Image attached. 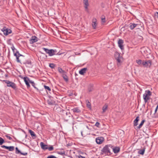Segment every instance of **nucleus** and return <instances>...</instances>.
Wrapping results in <instances>:
<instances>
[{
	"instance_id": "1",
	"label": "nucleus",
	"mask_w": 158,
	"mask_h": 158,
	"mask_svg": "<svg viewBox=\"0 0 158 158\" xmlns=\"http://www.w3.org/2000/svg\"><path fill=\"white\" fill-rule=\"evenodd\" d=\"M151 94V93L149 90L145 91L143 95V99L145 103L147 102L150 99V96Z\"/></svg>"
},
{
	"instance_id": "2",
	"label": "nucleus",
	"mask_w": 158,
	"mask_h": 158,
	"mask_svg": "<svg viewBox=\"0 0 158 158\" xmlns=\"http://www.w3.org/2000/svg\"><path fill=\"white\" fill-rule=\"evenodd\" d=\"M115 57L116 59L118 65H120L123 61V59L119 53L118 52H115L114 54Z\"/></svg>"
},
{
	"instance_id": "3",
	"label": "nucleus",
	"mask_w": 158,
	"mask_h": 158,
	"mask_svg": "<svg viewBox=\"0 0 158 158\" xmlns=\"http://www.w3.org/2000/svg\"><path fill=\"white\" fill-rule=\"evenodd\" d=\"M43 49L45 51V52L48 54L49 56H52L55 55L56 51V50L51 49L49 50L45 48H43Z\"/></svg>"
},
{
	"instance_id": "4",
	"label": "nucleus",
	"mask_w": 158,
	"mask_h": 158,
	"mask_svg": "<svg viewBox=\"0 0 158 158\" xmlns=\"http://www.w3.org/2000/svg\"><path fill=\"white\" fill-rule=\"evenodd\" d=\"M109 147H110L107 145L106 146L103 148L102 150L103 152L105 154H106L107 155H110L111 154Z\"/></svg>"
},
{
	"instance_id": "5",
	"label": "nucleus",
	"mask_w": 158,
	"mask_h": 158,
	"mask_svg": "<svg viewBox=\"0 0 158 158\" xmlns=\"http://www.w3.org/2000/svg\"><path fill=\"white\" fill-rule=\"evenodd\" d=\"M152 65V62L150 60L143 61V65L144 67H150Z\"/></svg>"
},
{
	"instance_id": "6",
	"label": "nucleus",
	"mask_w": 158,
	"mask_h": 158,
	"mask_svg": "<svg viewBox=\"0 0 158 158\" xmlns=\"http://www.w3.org/2000/svg\"><path fill=\"white\" fill-rule=\"evenodd\" d=\"M4 34L5 35H7L11 33V31L10 29L6 28V27H3L2 30Z\"/></svg>"
},
{
	"instance_id": "7",
	"label": "nucleus",
	"mask_w": 158,
	"mask_h": 158,
	"mask_svg": "<svg viewBox=\"0 0 158 158\" xmlns=\"http://www.w3.org/2000/svg\"><path fill=\"white\" fill-rule=\"evenodd\" d=\"M5 82L7 84L8 87H11L13 89H15L16 87L14 83L10 82L8 81H5Z\"/></svg>"
},
{
	"instance_id": "8",
	"label": "nucleus",
	"mask_w": 158,
	"mask_h": 158,
	"mask_svg": "<svg viewBox=\"0 0 158 158\" xmlns=\"http://www.w3.org/2000/svg\"><path fill=\"white\" fill-rule=\"evenodd\" d=\"M118 47L120 48L122 50H123L124 49V47L123 45V41L122 39H119L118 41Z\"/></svg>"
},
{
	"instance_id": "9",
	"label": "nucleus",
	"mask_w": 158,
	"mask_h": 158,
	"mask_svg": "<svg viewBox=\"0 0 158 158\" xmlns=\"http://www.w3.org/2000/svg\"><path fill=\"white\" fill-rule=\"evenodd\" d=\"M104 138L103 137H99L96 139V141L98 144H101L104 141Z\"/></svg>"
},
{
	"instance_id": "10",
	"label": "nucleus",
	"mask_w": 158,
	"mask_h": 158,
	"mask_svg": "<svg viewBox=\"0 0 158 158\" xmlns=\"http://www.w3.org/2000/svg\"><path fill=\"white\" fill-rule=\"evenodd\" d=\"M23 79L26 84L28 87L30 86V85L29 84V82H30L32 84L33 83V82L30 81L29 79L27 77H24L23 78Z\"/></svg>"
},
{
	"instance_id": "11",
	"label": "nucleus",
	"mask_w": 158,
	"mask_h": 158,
	"mask_svg": "<svg viewBox=\"0 0 158 158\" xmlns=\"http://www.w3.org/2000/svg\"><path fill=\"white\" fill-rule=\"evenodd\" d=\"M83 3L84 4V6L85 10H88V6H89V3L88 0H83Z\"/></svg>"
},
{
	"instance_id": "12",
	"label": "nucleus",
	"mask_w": 158,
	"mask_h": 158,
	"mask_svg": "<svg viewBox=\"0 0 158 158\" xmlns=\"http://www.w3.org/2000/svg\"><path fill=\"white\" fill-rule=\"evenodd\" d=\"M40 145L41 148L44 150L47 149L48 148V146L45 144L43 142H41Z\"/></svg>"
},
{
	"instance_id": "13",
	"label": "nucleus",
	"mask_w": 158,
	"mask_h": 158,
	"mask_svg": "<svg viewBox=\"0 0 158 158\" xmlns=\"http://www.w3.org/2000/svg\"><path fill=\"white\" fill-rule=\"evenodd\" d=\"M38 41V38L36 36H32L30 40V42L31 44L36 42Z\"/></svg>"
},
{
	"instance_id": "14",
	"label": "nucleus",
	"mask_w": 158,
	"mask_h": 158,
	"mask_svg": "<svg viewBox=\"0 0 158 158\" xmlns=\"http://www.w3.org/2000/svg\"><path fill=\"white\" fill-rule=\"evenodd\" d=\"M92 25L94 29L96 28V27L97 26V21L96 19H93Z\"/></svg>"
},
{
	"instance_id": "15",
	"label": "nucleus",
	"mask_w": 158,
	"mask_h": 158,
	"mask_svg": "<svg viewBox=\"0 0 158 158\" xmlns=\"http://www.w3.org/2000/svg\"><path fill=\"white\" fill-rule=\"evenodd\" d=\"M87 69L86 68L82 69L79 71V73L81 75H83L86 72Z\"/></svg>"
},
{
	"instance_id": "16",
	"label": "nucleus",
	"mask_w": 158,
	"mask_h": 158,
	"mask_svg": "<svg viewBox=\"0 0 158 158\" xmlns=\"http://www.w3.org/2000/svg\"><path fill=\"white\" fill-rule=\"evenodd\" d=\"M113 150L115 153H117L119 151L120 148L118 147H116L113 148Z\"/></svg>"
},
{
	"instance_id": "17",
	"label": "nucleus",
	"mask_w": 158,
	"mask_h": 158,
	"mask_svg": "<svg viewBox=\"0 0 158 158\" xmlns=\"http://www.w3.org/2000/svg\"><path fill=\"white\" fill-rule=\"evenodd\" d=\"M139 120V117L137 116L136 119L134 121V126H136L138 125V121Z\"/></svg>"
},
{
	"instance_id": "18",
	"label": "nucleus",
	"mask_w": 158,
	"mask_h": 158,
	"mask_svg": "<svg viewBox=\"0 0 158 158\" xmlns=\"http://www.w3.org/2000/svg\"><path fill=\"white\" fill-rule=\"evenodd\" d=\"M66 73L65 72L64 74H63L62 75V76L63 77L64 79L65 80V81H68V77L67 76L66 74Z\"/></svg>"
},
{
	"instance_id": "19",
	"label": "nucleus",
	"mask_w": 158,
	"mask_h": 158,
	"mask_svg": "<svg viewBox=\"0 0 158 158\" xmlns=\"http://www.w3.org/2000/svg\"><path fill=\"white\" fill-rule=\"evenodd\" d=\"M137 25V24H135V23H131V25H130V29L131 30L133 29L135 27H136V26Z\"/></svg>"
},
{
	"instance_id": "20",
	"label": "nucleus",
	"mask_w": 158,
	"mask_h": 158,
	"mask_svg": "<svg viewBox=\"0 0 158 158\" xmlns=\"http://www.w3.org/2000/svg\"><path fill=\"white\" fill-rule=\"evenodd\" d=\"M108 107V106L107 105L105 104L104 106L102 108V110H103V112H105L106 110H107Z\"/></svg>"
},
{
	"instance_id": "21",
	"label": "nucleus",
	"mask_w": 158,
	"mask_h": 158,
	"mask_svg": "<svg viewBox=\"0 0 158 158\" xmlns=\"http://www.w3.org/2000/svg\"><path fill=\"white\" fill-rule=\"evenodd\" d=\"M58 70L59 73H60L62 75L63 74H64V73H65V72L64 70H63L62 69L60 68H58Z\"/></svg>"
},
{
	"instance_id": "22",
	"label": "nucleus",
	"mask_w": 158,
	"mask_h": 158,
	"mask_svg": "<svg viewBox=\"0 0 158 158\" xmlns=\"http://www.w3.org/2000/svg\"><path fill=\"white\" fill-rule=\"evenodd\" d=\"M143 61L140 60H136V62L139 65H143Z\"/></svg>"
},
{
	"instance_id": "23",
	"label": "nucleus",
	"mask_w": 158,
	"mask_h": 158,
	"mask_svg": "<svg viewBox=\"0 0 158 158\" xmlns=\"http://www.w3.org/2000/svg\"><path fill=\"white\" fill-rule=\"evenodd\" d=\"M72 110L74 112L79 113L80 111V110L77 108H74Z\"/></svg>"
},
{
	"instance_id": "24",
	"label": "nucleus",
	"mask_w": 158,
	"mask_h": 158,
	"mask_svg": "<svg viewBox=\"0 0 158 158\" xmlns=\"http://www.w3.org/2000/svg\"><path fill=\"white\" fill-rule=\"evenodd\" d=\"M145 122V120H143L141 123L139 125V126L137 127L139 129L143 125V124L144 123V122Z\"/></svg>"
},
{
	"instance_id": "25",
	"label": "nucleus",
	"mask_w": 158,
	"mask_h": 158,
	"mask_svg": "<svg viewBox=\"0 0 158 158\" xmlns=\"http://www.w3.org/2000/svg\"><path fill=\"white\" fill-rule=\"evenodd\" d=\"M144 149H143L142 150H140L138 152V153L139 154L143 155L144 153Z\"/></svg>"
},
{
	"instance_id": "26",
	"label": "nucleus",
	"mask_w": 158,
	"mask_h": 158,
	"mask_svg": "<svg viewBox=\"0 0 158 158\" xmlns=\"http://www.w3.org/2000/svg\"><path fill=\"white\" fill-rule=\"evenodd\" d=\"M102 23V24L106 22L105 18L104 16H102L101 17Z\"/></svg>"
},
{
	"instance_id": "27",
	"label": "nucleus",
	"mask_w": 158,
	"mask_h": 158,
	"mask_svg": "<svg viewBox=\"0 0 158 158\" xmlns=\"http://www.w3.org/2000/svg\"><path fill=\"white\" fill-rule=\"evenodd\" d=\"M29 132L30 133L31 135L32 136H35L34 132L31 130H29Z\"/></svg>"
},
{
	"instance_id": "28",
	"label": "nucleus",
	"mask_w": 158,
	"mask_h": 158,
	"mask_svg": "<svg viewBox=\"0 0 158 158\" xmlns=\"http://www.w3.org/2000/svg\"><path fill=\"white\" fill-rule=\"evenodd\" d=\"M8 149L9 151H12L14 149V147L13 146L8 147Z\"/></svg>"
},
{
	"instance_id": "29",
	"label": "nucleus",
	"mask_w": 158,
	"mask_h": 158,
	"mask_svg": "<svg viewBox=\"0 0 158 158\" xmlns=\"http://www.w3.org/2000/svg\"><path fill=\"white\" fill-rule=\"evenodd\" d=\"M4 139L0 137V145H1L4 142Z\"/></svg>"
},
{
	"instance_id": "30",
	"label": "nucleus",
	"mask_w": 158,
	"mask_h": 158,
	"mask_svg": "<svg viewBox=\"0 0 158 158\" xmlns=\"http://www.w3.org/2000/svg\"><path fill=\"white\" fill-rule=\"evenodd\" d=\"M44 87L45 89L48 90V91L51 90V89L49 87L46 85H44Z\"/></svg>"
},
{
	"instance_id": "31",
	"label": "nucleus",
	"mask_w": 158,
	"mask_h": 158,
	"mask_svg": "<svg viewBox=\"0 0 158 158\" xmlns=\"http://www.w3.org/2000/svg\"><path fill=\"white\" fill-rule=\"evenodd\" d=\"M49 66L52 68H54L55 67V65L52 63L50 64H49Z\"/></svg>"
},
{
	"instance_id": "32",
	"label": "nucleus",
	"mask_w": 158,
	"mask_h": 158,
	"mask_svg": "<svg viewBox=\"0 0 158 158\" xmlns=\"http://www.w3.org/2000/svg\"><path fill=\"white\" fill-rule=\"evenodd\" d=\"M87 106L88 108H89L90 109H91L90 104L88 101V102L87 103Z\"/></svg>"
},
{
	"instance_id": "33",
	"label": "nucleus",
	"mask_w": 158,
	"mask_h": 158,
	"mask_svg": "<svg viewBox=\"0 0 158 158\" xmlns=\"http://www.w3.org/2000/svg\"><path fill=\"white\" fill-rule=\"evenodd\" d=\"M47 158H57L56 156L53 155L48 156Z\"/></svg>"
},
{
	"instance_id": "34",
	"label": "nucleus",
	"mask_w": 158,
	"mask_h": 158,
	"mask_svg": "<svg viewBox=\"0 0 158 158\" xmlns=\"http://www.w3.org/2000/svg\"><path fill=\"white\" fill-rule=\"evenodd\" d=\"M48 149L49 151H51L53 149V147L52 146H51L49 147H48Z\"/></svg>"
},
{
	"instance_id": "35",
	"label": "nucleus",
	"mask_w": 158,
	"mask_h": 158,
	"mask_svg": "<svg viewBox=\"0 0 158 158\" xmlns=\"http://www.w3.org/2000/svg\"><path fill=\"white\" fill-rule=\"evenodd\" d=\"M16 153L18 154V153H20V151L19 150V149L17 148H16Z\"/></svg>"
},
{
	"instance_id": "36",
	"label": "nucleus",
	"mask_w": 158,
	"mask_h": 158,
	"mask_svg": "<svg viewBox=\"0 0 158 158\" xmlns=\"http://www.w3.org/2000/svg\"><path fill=\"white\" fill-rule=\"evenodd\" d=\"M20 153L22 155H23L24 156H26L27 155V153L26 152L23 153L21 152H20V153Z\"/></svg>"
},
{
	"instance_id": "37",
	"label": "nucleus",
	"mask_w": 158,
	"mask_h": 158,
	"mask_svg": "<svg viewBox=\"0 0 158 158\" xmlns=\"http://www.w3.org/2000/svg\"><path fill=\"white\" fill-rule=\"evenodd\" d=\"M1 147L2 148H5L6 149H8V146H4V145H3V146H1Z\"/></svg>"
},
{
	"instance_id": "38",
	"label": "nucleus",
	"mask_w": 158,
	"mask_h": 158,
	"mask_svg": "<svg viewBox=\"0 0 158 158\" xmlns=\"http://www.w3.org/2000/svg\"><path fill=\"white\" fill-rule=\"evenodd\" d=\"M99 123L98 122H96V124H95V125L97 127H98L99 125Z\"/></svg>"
},
{
	"instance_id": "39",
	"label": "nucleus",
	"mask_w": 158,
	"mask_h": 158,
	"mask_svg": "<svg viewBox=\"0 0 158 158\" xmlns=\"http://www.w3.org/2000/svg\"><path fill=\"white\" fill-rule=\"evenodd\" d=\"M6 136L7 139H8L10 140H11L12 139L11 137L10 136L6 135Z\"/></svg>"
},
{
	"instance_id": "40",
	"label": "nucleus",
	"mask_w": 158,
	"mask_h": 158,
	"mask_svg": "<svg viewBox=\"0 0 158 158\" xmlns=\"http://www.w3.org/2000/svg\"><path fill=\"white\" fill-rule=\"evenodd\" d=\"M16 59L17 62H20V60L19 59V56H17Z\"/></svg>"
},
{
	"instance_id": "41",
	"label": "nucleus",
	"mask_w": 158,
	"mask_h": 158,
	"mask_svg": "<svg viewBox=\"0 0 158 158\" xmlns=\"http://www.w3.org/2000/svg\"><path fill=\"white\" fill-rule=\"evenodd\" d=\"M79 158H85V157L81 156H79Z\"/></svg>"
},
{
	"instance_id": "42",
	"label": "nucleus",
	"mask_w": 158,
	"mask_h": 158,
	"mask_svg": "<svg viewBox=\"0 0 158 158\" xmlns=\"http://www.w3.org/2000/svg\"><path fill=\"white\" fill-rule=\"evenodd\" d=\"M155 15L158 17V12H156L155 13Z\"/></svg>"
},
{
	"instance_id": "43",
	"label": "nucleus",
	"mask_w": 158,
	"mask_h": 158,
	"mask_svg": "<svg viewBox=\"0 0 158 158\" xmlns=\"http://www.w3.org/2000/svg\"><path fill=\"white\" fill-rule=\"evenodd\" d=\"M15 55V56L16 57H17V56H17V53H15V55Z\"/></svg>"
},
{
	"instance_id": "44",
	"label": "nucleus",
	"mask_w": 158,
	"mask_h": 158,
	"mask_svg": "<svg viewBox=\"0 0 158 158\" xmlns=\"http://www.w3.org/2000/svg\"><path fill=\"white\" fill-rule=\"evenodd\" d=\"M48 103H49V104H52V103H50V102H48Z\"/></svg>"
},
{
	"instance_id": "45",
	"label": "nucleus",
	"mask_w": 158,
	"mask_h": 158,
	"mask_svg": "<svg viewBox=\"0 0 158 158\" xmlns=\"http://www.w3.org/2000/svg\"><path fill=\"white\" fill-rule=\"evenodd\" d=\"M81 134H82V132H81Z\"/></svg>"
}]
</instances>
